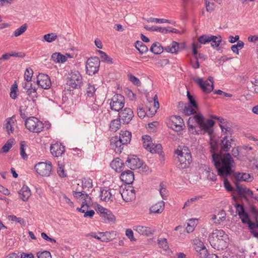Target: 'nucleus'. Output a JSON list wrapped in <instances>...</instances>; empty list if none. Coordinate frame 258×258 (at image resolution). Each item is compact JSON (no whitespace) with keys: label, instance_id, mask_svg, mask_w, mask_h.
<instances>
[{"label":"nucleus","instance_id":"f257e3e1","mask_svg":"<svg viewBox=\"0 0 258 258\" xmlns=\"http://www.w3.org/2000/svg\"><path fill=\"white\" fill-rule=\"evenodd\" d=\"M192 107L190 105L186 104L183 108L184 113L186 115L196 114L193 116L190 117L188 119L187 124L189 131L192 134H198L195 129V126L193 124L194 123L196 122L202 130L206 131L209 135L211 136L213 132L212 127L214 126L215 122L212 119H208L205 122L203 115L200 113H197L196 111L192 108Z\"/></svg>","mask_w":258,"mask_h":258},{"label":"nucleus","instance_id":"f03ea898","mask_svg":"<svg viewBox=\"0 0 258 258\" xmlns=\"http://www.w3.org/2000/svg\"><path fill=\"white\" fill-rule=\"evenodd\" d=\"M210 147L212 159L218 175L223 177L230 175L233 172L232 167L234 163L231 155L229 153H226L222 155L216 153L217 147L216 143H211Z\"/></svg>","mask_w":258,"mask_h":258},{"label":"nucleus","instance_id":"7ed1b4c3","mask_svg":"<svg viewBox=\"0 0 258 258\" xmlns=\"http://www.w3.org/2000/svg\"><path fill=\"white\" fill-rule=\"evenodd\" d=\"M209 240L214 248L223 250L227 247L228 235L222 230L216 229L209 235Z\"/></svg>","mask_w":258,"mask_h":258},{"label":"nucleus","instance_id":"20e7f679","mask_svg":"<svg viewBox=\"0 0 258 258\" xmlns=\"http://www.w3.org/2000/svg\"><path fill=\"white\" fill-rule=\"evenodd\" d=\"M25 124L26 128L33 133H40L44 128L42 122L33 116L27 118Z\"/></svg>","mask_w":258,"mask_h":258},{"label":"nucleus","instance_id":"39448f33","mask_svg":"<svg viewBox=\"0 0 258 258\" xmlns=\"http://www.w3.org/2000/svg\"><path fill=\"white\" fill-rule=\"evenodd\" d=\"M178 155V161L179 162L178 167L180 169L188 168L191 162V155L188 152V150L183 149L181 151L178 150L176 152Z\"/></svg>","mask_w":258,"mask_h":258},{"label":"nucleus","instance_id":"423d86ee","mask_svg":"<svg viewBox=\"0 0 258 258\" xmlns=\"http://www.w3.org/2000/svg\"><path fill=\"white\" fill-rule=\"evenodd\" d=\"M82 77L77 71H74L69 74L68 84L72 89H79L82 85Z\"/></svg>","mask_w":258,"mask_h":258},{"label":"nucleus","instance_id":"0eeeda50","mask_svg":"<svg viewBox=\"0 0 258 258\" xmlns=\"http://www.w3.org/2000/svg\"><path fill=\"white\" fill-rule=\"evenodd\" d=\"M100 59L98 57H91L86 62V72L89 75H93L98 72L100 66Z\"/></svg>","mask_w":258,"mask_h":258},{"label":"nucleus","instance_id":"6e6552de","mask_svg":"<svg viewBox=\"0 0 258 258\" xmlns=\"http://www.w3.org/2000/svg\"><path fill=\"white\" fill-rule=\"evenodd\" d=\"M167 126L176 132H180L183 130L184 123L183 119L177 115H173L170 117Z\"/></svg>","mask_w":258,"mask_h":258},{"label":"nucleus","instance_id":"1a4fd4ad","mask_svg":"<svg viewBox=\"0 0 258 258\" xmlns=\"http://www.w3.org/2000/svg\"><path fill=\"white\" fill-rule=\"evenodd\" d=\"M125 100L121 94H116L111 98L110 103V108L115 111H119L124 106Z\"/></svg>","mask_w":258,"mask_h":258},{"label":"nucleus","instance_id":"9d476101","mask_svg":"<svg viewBox=\"0 0 258 258\" xmlns=\"http://www.w3.org/2000/svg\"><path fill=\"white\" fill-rule=\"evenodd\" d=\"M35 169L39 175L42 176H48L52 170V164L50 161L40 162L36 164Z\"/></svg>","mask_w":258,"mask_h":258},{"label":"nucleus","instance_id":"9b49d317","mask_svg":"<svg viewBox=\"0 0 258 258\" xmlns=\"http://www.w3.org/2000/svg\"><path fill=\"white\" fill-rule=\"evenodd\" d=\"M195 82L198 84L203 91L206 93H209L214 89L213 78L209 77L208 80L203 82L201 78L195 80Z\"/></svg>","mask_w":258,"mask_h":258},{"label":"nucleus","instance_id":"f8f14e48","mask_svg":"<svg viewBox=\"0 0 258 258\" xmlns=\"http://www.w3.org/2000/svg\"><path fill=\"white\" fill-rule=\"evenodd\" d=\"M114 191V195H121L122 199L126 202L132 201L136 199L135 190L134 189H123L120 187L118 191Z\"/></svg>","mask_w":258,"mask_h":258},{"label":"nucleus","instance_id":"ddd939ff","mask_svg":"<svg viewBox=\"0 0 258 258\" xmlns=\"http://www.w3.org/2000/svg\"><path fill=\"white\" fill-rule=\"evenodd\" d=\"M134 113L130 108H125L119 113V118L123 124H128L134 117Z\"/></svg>","mask_w":258,"mask_h":258},{"label":"nucleus","instance_id":"4468645a","mask_svg":"<svg viewBox=\"0 0 258 258\" xmlns=\"http://www.w3.org/2000/svg\"><path fill=\"white\" fill-rule=\"evenodd\" d=\"M125 163L132 170L140 168L143 165L142 161L136 155L128 156Z\"/></svg>","mask_w":258,"mask_h":258},{"label":"nucleus","instance_id":"2eb2a0df","mask_svg":"<svg viewBox=\"0 0 258 258\" xmlns=\"http://www.w3.org/2000/svg\"><path fill=\"white\" fill-rule=\"evenodd\" d=\"M37 83L42 88L49 89L51 86V82L49 77L44 74H39L37 77Z\"/></svg>","mask_w":258,"mask_h":258},{"label":"nucleus","instance_id":"dca6fc26","mask_svg":"<svg viewBox=\"0 0 258 258\" xmlns=\"http://www.w3.org/2000/svg\"><path fill=\"white\" fill-rule=\"evenodd\" d=\"M51 154L55 157L60 156L65 151V148L61 144L56 143L52 144L50 147Z\"/></svg>","mask_w":258,"mask_h":258},{"label":"nucleus","instance_id":"f3484780","mask_svg":"<svg viewBox=\"0 0 258 258\" xmlns=\"http://www.w3.org/2000/svg\"><path fill=\"white\" fill-rule=\"evenodd\" d=\"M73 195L74 197L77 199L81 198V200H83L82 204H92L91 198L89 196L87 193L83 192V190H80L77 188L76 191H74Z\"/></svg>","mask_w":258,"mask_h":258},{"label":"nucleus","instance_id":"a211bd4d","mask_svg":"<svg viewBox=\"0 0 258 258\" xmlns=\"http://www.w3.org/2000/svg\"><path fill=\"white\" fill-rule=\"evenodd\" d=\"M124 144L118 137L115 136L110 139V146L116 153H120Z\"/></svg>","mask_w":258,"mask_h":258},{"label":"nucleus","instance_id":"6ab92c4d","mask_svg":"<svg viewBox=\"0 0 258 258\" xmlns=\"http://www.w3.org/2000/svg\"><path fill=\"white\" fill-rule=\"evenodd\" d=\"M235 185L236 189L238 192V195L244 199L247 200L245 195L250 196H253L252 191L248 188H247L245 186L240 185L237 182H235Z\"/></svg>","mask_w":258,"mask_h":258},{"label":"nucleus","instance_id":"aec40b11","mask_svg":"<svg viewBox=\"0 0 258 258\" xmlns=\"http://www.w3.org/2000/svg\"><path fill=\"white\" fill-rule=\"evenodd\" d=\"M133 229L140 234L147 236L153 235L154 232V230L152 229L151 228L142 225L135 226Z\"/></svg>","mask_w":258,"mask_h":258},{"label":"nucleus","instance_id":"412c9836","mask_svg":"<svg viewBox=\"0 0 258 258\" xmlns=\"http://www.w3.org/2000/svg\"><path fill=\"white\" fill-rule=\"evenodd\" d=\"M234 140L230 137L228 139L227 136H224L221 140L220 144L221 149L223 152H228L232 147V142Z\"/></svg>","mask_w":258,"mask_h":258},{"label":"nucleus","instance_id":"4be33fe9","mask_svg":"<svg viewBox=\"0 0 258 258\" xmlns=\"http://www.w3.org/2000/svg\"><path fill=\"white\" fill-rule=\"evenodd\" d=\"M120 178L124 183L131 184L134 181V175L132 171L127 170L121 173Z\"/></svg>","mask_w":258,"mask_h":258},{"label":"nucleus","instance_id":"5701e85b","mask_svg":"<svg viewBox=\"0 0 258 258\" xmlns=\"http://www.w3.org/2000/svg\"><path fill=\"white\" fill-rule=\"evenodd\" d=\"M197 243H195V249L198 252L199 256L203 258L205 257L206 254L208 253V250L206 247L204 246L203 243L200 240H196Z\"/></svg>","mask_w":258,"mask_h":258},{"label":"nucleus","instance_id":"b1692460","mask_svg":"<svg viewBox=\"0 0 258 258\" xmlns=\"http://www.w3.org/2000/svg\"><path fill=\"white\" fill-rule=\"evenodd\" d=\"M91 204H82V206L81 208H78L77 210L83 213H84V217H89L90 218H92L94 215L95 214V212L93 210H88V208Z\"/></svg>","mask_w":258,"mask_h":258},{"label":"nucleus","instance_id":"393cba45","mask_svg":"<svg viewBox=\"0 0 258 258\" xmlns=\"http://www.w3.org/2000/svg\"><path fill=\"white\" fill-rule=\"evenodd\" d=\"M236 213L238 214L243 223H245L249 218L248 214L245 212L244 207L240 204H237L236 206Z\"/></svg>","mask_w":258,"mask_h":258},{"label":"nucleus","instance_id":"a878e982","mask_svg":"<svg viewBox=\"0 0 258 258\" xmlns=\"http://www.w3.org/2000/svg\"><path fill=\"white\" fill-rule=\"evenodd\" d=\"M245 224H247L248 228L250 229V233L254 237L258 238V222H252L248 218V221Z\"/></svg>","mask_w":258,"mask_h":258},{"label":"nucleus","instance_id":"bb28decb","mask_svg":"<svg viewBox=\"0 0 258 258\" xmlns=\"http://www.w3.org/2000/svg\"><path fill=\"white\" fill-rule=\"evenodd\" d=\"M110 165L115 171L121 172L122 171V167H124V163L120 159L116 158L111 162Z\"/></svg>","mask_w":258,"mask_h":258},{"label":"nucleus","instance_id":"cd10ccee","mask_svg":"<svg viewBox=\"0 0 258 258\" xmlns=\"http://www.w3.org/2000/svg\"><path fill=\"white\" fill-rule=\"evenodd\" d=\"M100 199L106 202H111L113 201V196L110 190L102 189L100 191Z\"/></svg>","mask_w":258,"mask_h":258},{"label":"nucleus","instance_id":"c85d7f7f","mask_svg":"<svg viewBox=\"0 0 258 258\" xmlns=\"http://www.w3.org/2000/svg\"><path fill=\"white\" fill-rule=\"evenodd\" d=\"M157 98V96L156 95L155 97L153 98L154 101H152L149 102V104H151L152 105L153 104V107L151 108V107L149 106L148 107V111L149 112H147V116H152L153 115H155L156 113L157 109L159 107V103L158 101H156V99Z\"/></svg>","mask_w":258,"mask_h":258},{"label":"nucleus","instance_id":"c756f323","mask_svg":"<svg viewBox=\"0 0 258 258\" xmlns=\"http://www.w3.org/2000/svg\"><path fill=\"white\" fill-rule=\"evenodd\" d=\"M164 207V202L163 201H159L157 203L151 206L150 208V212L152 213H161Z\"/></svg>","mask_w":258,"mask_h":258},{"label":"nucleus","instance_id":"7c9ffc66","mask_svg":"<svg viewBox=\"0 0 258 258\" xmlns=\"http://www.w3.org/2000/svg\"><path fill=\"white\" fill-rule=\"evenodd\" d=\"M14 116L12 117H10L8 118L6 120V123L5 124V128L9 135L11 134H13L14 128V125L15 124Z\"/></svg>","mask_w":258,"mask_h":258},{"label":"nucleus","instance_id":"2f4dec72","mask_svg":"<svg viewBox=\"0 0 258 258\" xmlns=\"http://www.w3.org/2000/svg\"><path fill=\"white\" fill-rule=\"evenodd\" d=\"M132 137V134L128 131H121L120 136L118 138L122 142L124 145L128 143Z\"/></svg>","mask_w":258,"mask_h":258},{"label":"nucleus","instance_id":"473e14b6","mask_svg":"<svg viewBox=\"0 0 258 258\" xmlns=\"http://www.w3.org/2000/svg\"><path fill=\"white\" fill-rule=\"evenodd\" d=\"M19 194L22 195L21 199L23 201H27L31 195V190L27 186L24 185Z\"/></svg>","mask_w":258,"mask_h":258},{"label":"nucleus","instance_id":"72a5a7b5","mask_svg":"<svg viewBox=\"0 0 258 258\" xmlns=\"http://www.w3.org/2000/svg\"><path fill=\"white\" fill-rule=\"evenodd\" d=\"M102 235L101 241H110L115 238L116 232L111 231V232H100L99 233Z\"/></svg>","mask_w":258,"mask_h":258},{"label":"nucleus","instance_id":"f704fd0d","mask_svg":"<svg viewBox=\"0 0 258 258\" xmlns=\"http://www.w3.org/2000/svg\"><path fill=\"white\" fill-rule=\"evenodd\" d=\"M209 43H211L213 47H218L222 42V37L220 35L214 36L210 35Z\"/></svg>","mask_w":258,"mask_h":258},{"label":"nucleus","instance_id":"c9c22d12","mask_svg":"<svg viewBox=\"0 0 258 258\" xmlns=\"http://www.w3.org/2000/svg\"><path fill=\"white\" fill-rule=\"evenodd\" d=\"M83 192H87L92 188V180L90 178H83L82 181Z\"/></svg>","mask_w":258,"mask_h":258},{"label":"nucleus","instance_id":"e433bc0d","mask_svg":"<svg viewBox=\"0 0 258 258\" xmlns=\"http://www.w3.org/2000/svg\"><path fill=\"white\" fill-rule=\"evenodd\" d=\"M150 50L153 53L158 54L163 52V47L160 43L156 42L151 45Z\"/></svg>","mask_w":258,"mask_h":258},{"label":"nucleus","instance_id":"4c0bfd02","mask_svg":"<svg viewBox=\"0 0 258 258\" xmlns=\"http://www.w3.org/2000/svg\"><path fill=\"white\" fill-rule=\"evenodd\" d=\"M51 59L55 62H64L67 61L66 56L61 54L60 53L55 52L52 54Z\"/></svg>","mask_w":258,"mask_h":258},{"label":"nucleus","instance_id":"58836bf2","mask_svg":"<svg viewBox=\"0 0 258 258\" xmlns=\"http://www.w3.org/2000/svg\"><path fill=\"white\" fill-rule=\"evenodd\" d=\"M151 137L149 136L146 135L142 137L143 141V146L148 151H150L153 143L151 140Z\"/></svg>","mask_w":258,"mask_h":258},{"label":"nucleus","instance_id":"ea45409f","mask_svg":"<svg viewBox=\"0 0 258 258\" xmlns=\"http://www.w3.org/2000/svg\"><path fill=\"white\" fill-rule=\"evenodd\" d=\"M179 49V43L176 41H172L171 44L165 48V50L167 52L171 53H177Z\"/></svg>","mask_w":258,"mask_h":258},{"label":"nucleus","instance_id":"a19ab883","mask_svg":"<svg viewBox=\"0 0 258 258\" xmlns=\"http://www.w3.org/2000/svg\"><path fill=\"white\" fill-rule=\"evenodd\" d=\"M135 47L141 54H144L148 51L147 46L141 41H137Z\"/></svg>","mask_w":258,"mask_h":258},{"label":"nucleus","instance_id":"79ce46f5","mask_svg":"<svg viewBox=\"0 0 258 258\" xmlns=\"http://www.w3.org/2000/svg\"><path fill=\"white\" fill-rule=\"evenodd\" d=\"M121 120L118 119H113L110 124V129L112 132H116L121 126Z\"/></svg>","mask_w":258,"mask_h":258},{"label":"nucleus","instance_id":"37998d69","mask_svg":"<svg viewBox=\"0 0 258 258\" xmlns=\"http://www.w3.org/2000/svg\"><path fill=\"white\" fill-rule=\"evenodd\" d=\"M101 217L106 223L115 220V216L112 214V212L108 210H107Z\"/></svg>","mask_w":258,"mask_h":258},{"label":"nucleus","instance_id":"c03bdc74","mask_svg":"<svg viewBox=\"0 0 258 258\" xmlns=\"http://www.w3.org/2000/svg\"><path fill=\"white\" fill-rule=\"evenodd\" d=\"M148 22H155L156 23H170L174 25L175 24V21H171L169 20L165 19H159V18H150L147 20Z\"/></svg>","mask_w":258,"mask_h":258},{"label":"nucleus","instance_id":"a18cd8bd","mask_svg":"<svg viewBox=\"0 0 258 258\" xmlns=\"http://www.w3.org/2000/svg\"><path fill=\"white\" fill-rule=\"evenodd\" d=\"M98 52L100 54V58L102 61L106 62L108 64L113 63V61H112V58L109 57L105 52L101 50H99Z\"/></svg>","mask_w":258,"mask_h":258},{"label":"nucleus","instance_id":"49530a36","mask_svg":"<svg viewBox=\"0 0 258 258\" xmlns=\"http://www.w3.org/2000/svg\"><path fill=\"white\" fill-rule=\"evenodd\" d=\"M14 144V140L10 139L7 141L6 143L2 148V152L3 153H7L12 147Z\"/></svg>","mask_w":258,"mask_h":258},{"label":"nucleus","instance_id":"de8ad7c7","mask_svg":"<svg viewBox=\"0 0 258 258\" xmlns=\"http://www.w3.org/2000/svg\"><path fill=\"white\" fill-rule=\"evenodd\" d=\"M206 11L211 13L213 12L216 8V5L210 0H206L205 2Z\"/></svg>","mask_w":258,"mask_h":258},{"label":"nucleus","instance_id":"09e8293b","mask_svg":"<svg viewBox=\"0 0 258 258\" xmlns=\"http://www.w3.org/2000/svg\"><path fill=\"white\" fill-rule=\"evenodd\" d=\"M205 171L207 175L208 179L215 181L217 180L216 175L211 171V169L209 167H207L205 169Z\"/></svg>","mask_w":258,"mask_h":258},{"label":"nucleus","instance_id":"8fccbe9b","mask_svg":"<svg viewBox=\"0 0 258 258\" xmlns=\"http://www.w3.org/2000/svg\"><path fill=\"white\" fill-rule=\"evenodd\" d=\"M26 94L29 96L30 99L34 101L37 98V92L35 88H30L28 89V90L26 91Z\"/></svg>","mask_w":258,"mask_h":258},{"label":"nucleus","instance_id":"3c124183","mask_svg":"<svg viewBox=\"0 0 258 258\" xmlns=\"http://www.w3.org/2000/svg\"><path fill=\"white\" fill-rule=\"evenodd\" d=\"M43 38L46 42H52L56 39L57 36L55 33H51L44 35Z\"/></svg>","mask_w":258,"mask_h":258},{"label":"nucleus","instance_id":"603ef678","mask_svg":"<svg viewBox=\"0 0 258 258\" xmlns=\"http://www.w3.org/2000/svg\"><path fill=\"white\" fill-rule=\"evenodd\" d=\"M27 24H24L22 25L20 27L17 29L14 32V35L15 37H18L23 33H24L27 30Z\"/></svg>","mask_w":258,"mask_h":258},{"label":"nucleus","instance_id":"864d4df0","mask_svg":"<svg viewBox=\"0 0 258 258\" xmlns=\"http://www.w3.org/2000/svg\"><path fill=\"white\" fill-rule=\"evenodd\" d=\"M96 91V89L94 85H91L89 83L87 85V88L86 89V95L87 96L92 97L94 96L95 92Z\"/></svg>","mask_w":258,"mask_h":258},{"label":"nucleus","instance_id":"5fc2aeb1","mask_svg":"<svg viewBox=\"0 0 258 258\" xmlns=\"http://www.w3.org/2000/svg\"><path fill=\"white\" fill-rule=\"evenodd\" d=\"M252 148L251 147L243 146L240 147V154L242 156H247L250 154Z\"/></svg>","mask_w":258,"mask_h":258},{"label":"nucleus","instance_id":"6e6d98bb","mask_svg":"<svg viewBox=\"0 0 258 258\" xmlns=\"http://www.w3.org/2000/svg\"><path fill=\"white\" fill-rule=\"evenodd\" d=\"M26 143L25 141H21L20 142V155L23 159L27 158V155L25 152Z\"/></svg>","mask_w":258,"mask_h":258},{"label":"nucleus","instance_id":"4d7b16f0","mask_svg":"<svg viewBox=\"0 0 258 258\" xmlns=\"http://www.w3.org/2000/svg\"><path fill=\"white\" fill-rule=\"evenodd\" d=\"M162 151V146L161 144H153L152 145V147H151L150 152L151 153H160Z\"/></svg>","mask_w":258,"mask_h":258},{"label":"nucleus","instance_id":"13d9d810","mask_svg":"<svg viewBox=\"0 0 258 258\" xmlns=\"http://www.w3.org/2000/svg\"><path fill=\"white\" fill-rule=\"evenodd\" d=\"M210 35H203L198 38V41L200 44H206L209 43Z\"/></svg>","mask_w":258,"mask_h":258},{"label":"nucleus","instance_id":"bf43d9fd","mask_svg":"<svg viewBox=\"0 0 258 258\" xmlns=\"http://www.w3.org/2000/svg\"><path fill=\"white\" fill-rule=\"evenodd\" d=\"M57 172L58 175L61 177H64L66 176V174L64 171V166L58 162V167L57 168Z\"/></svg>","mask_w":258,"mask_h":258},{"label":"nucleus","instance_id":"052dcab7","mask_svg":"<svg viewBox=\"0 0 258 258\" xmlns=\"http://www.w3.org/2000/svg\"><path fill=\"white\" fill-rule=\"evenodd\" d=\"M33 70L31 68H27L26 70L24 78L27 82H30L31 80V78L33 75Z\"/></svg>","mask_w":258,"mask_h":258},{"label":"nucleus","instance_id":"680f3d73","mask_svg":"<svg viewBox=\"0 0 258 258\" xmlns=\"http://www.w3.org/2000/svg\"><path fill=\"white\" fill-rule=\"evenodd\" d=\"M221 128L222 130V132L224 134H227V135H231L233 133V131L232 130V128L229 126L228 124H225V125H221Z\"/></svg>","mask_w":258,"mask_h":258},{"label":"nucleus","instance_id":"e2e57ef3","mask_svg":"<svg viewBox=\"0 0 258 258\" xmlns=\"http://www.w3.org/2000/svg\"><path fill=\"white\" fill-rule=\"evenodd\" d=\"M187 97L190 103L189 105H191L192 106H193V107L198 109V104L196 101H195L194 97L189 94L188 91L187 92Z\"/></svg>","mask_w":258,"mask_h":258},{"label":"nucleus","instance_id":"0e129e2a","mask_svg":"<svg viewBox=\"0 0 258 258\" xmlns=\"http://www.w3.org/2000/svg\"><path fill=\"white\" fill-rule=\"evenodd\" d=\"M37 256L38 258H51L50 252L46 250L37 252Z\"/></svg>","mask_w":258,"mask_h":258},{"label":"nucleus","instance_id":"69168bd1","mask_svg":"<svg viewBox=\"0 0 258 258\" xmlns=\"http://www.w3.org/2000/svg\"><path fill=\"white\" fill-rule=\"evenodd\" d=\"M217 216V221H215V223L219 224L221 221H224L225 220L226 213L224 210H221L218 213Z\"/></svg>","mask_w":258,"mask_h":258},{"label":"nucleus","instance_id":"338daca9","mask_svg":"<svg viewBox=\"0 0 258 258\" xmlns=\"http://www.w3.org/2000/svg\"><path fill=\"white\" fill-rule=\"evenodd\" d=\"M195 221L194 219H190L186 228V232L188 233L191 232L194 230Z\"/></svg>","mask_w":258,"mask_h":258},{"label":"nucleus","instance_id":"774afa93","mask_svg":"<svg viewBox=\"0 0 258 258\" xmlns=\"http://www.w3.org/2000/svg\"><path fill=\"white\" fill-rule=\"evenodd\" d=\"M129 80L133 83L134 85L137 86H140L141 85V82L138 78L133 76L132 74L128 75Z\"/></svg>","mask_w":258,"mask_h":258}]
</instances>
